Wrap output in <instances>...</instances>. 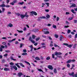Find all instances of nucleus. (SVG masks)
<instances>
[{
  "label": "nucleus",
  "mask_w": 77,
  "mask_h": 77,
  "mask_svg": "<svg viewBox=\"0 0 77 77\" xmlns=\"http://www.w3.org/2000/svg\"><path fill=\"white\" fill-rule=\"evenodd\" d=\"M40 18H41L42 19H45V18H46V17L45 16H42L40 17Z\"/></svg>",
  "instance_id": "nucleus-25"
},
{
  "label": "nucleus",
  "mask_w": 77,
  "mask_h": 77,
  "mask_svg": "<svg viewBox=\"0 0 77 77\" xmlns=\"http://www.w3.org/2000/svg\"><path fill=\"white\" fill-rule=\"evenodd\" d=\"M7 14H8V15H9V14H11V12L10 11H8L7 12Z\"/></svg>",
  "instance_id": "nucleus-50"
},
{
  "label": "nucleus",
  "mask_w": 77,
  "mask_h": 77,
  "mask_svg": "<svg viewBox=\"0 0 77 77\" xmlns=\"http://www.w3.org/2000/svg\"><path fill=\"white\" fill-rule=\"evenodd\" d=\"M7 26H9L10 27H13V25L12 24H11V23H9Z\"/></svg>",
  "instance_id": "nucleus-12"
},
{
  "label": "nucleus",
  "mask_w": 77,
  "mask_h": 77,
  "mask_svg": "<svg viewBox=\"0 0 77 77\" xmlns=\"http://www.w3.org/2000/svg\"><path fill=\"white\" fill-rule=\"evenodd\" d=\"M59 17H57V21H58L59 20Z\"/></svg>",
  "instance_id": "nucleus-61"
},
{
  "label": "nucleus",
  "mask_w": 77,
  "mask_h": 77,
  "mask_svg": "<svg viewBox=\"0 0 77 77\" xmlns=\"http://www.w3.org/2000/svg\"><path fill=\"white\" fill-rule=\"evenodd\" d=\"M35 59L36 60H41V59L39 58V57H36Z\"/></svg>",
  "instance_id": "nucleus-13"
},
{
  "label": "nucleus",
  "mask_w": 77,
  "mask_h": 77,
  "mask_svg": "<svg viewBox=\"0 0 77 77\" xmlns=\"http://www.w3.org/2000/svg\"><path fill=\"white\" fill-rule=\"evenodd\" d=\"M76 6V5H75V4H73L71 5V6H69V8H72V7H75Z\"/></svg>",
  "instance_id": "nucleus-9"
},
{
  "label": "nucleus",
  "mask_w": 77,
  "mask_h": 77,
  "mask_svg": "<svg viewBox=\"0 0 77 77\" xmlns=\"http://www.w3.org/2000/svg\"><path fill=\"white\" fill-rule=\"evenodd\" d=\"M33 14L35 15H37V13L35 11H33Z\"/></svg>",
  "instance_id": "nucleus-34"
},
{
  "label": "nucleus",
  "mask_w": 77,
  "mask_h": 77,
  "mask_svg": "<svg viewBox=\"0 0 77 77\" xmlns=\"http://www.w3.org/2000/svg\"><path fill=\"white\" fill-rule=\"evenodd\" d=\"M13 68L16 71H17V70L18 69V68H17V66H16L15 65H14L13 66Z\"/></svg>",
  "instance_id": "nucleus-7"
},
{
  "label": "nucleus",
  "mask_w": 77,
  "mask_h": 77,
  "mask_svg": "<svg viewBox=\"0 0 77 77\" xmlns=\"http://www.w3.org/2000/svg\"><path fill=\"white\" fill-rule=\"evenodd\" d=\"M10 58L11 59V60H13L14 58H13V56H11V57H10Z\"/></svg>",
  "instance_id": "nucleus-49"
},
{
  "label": "nucleus",
  "mask_w": 77,
  "mask_h": 77,
  "mask_svg": "<svg viewBox=\"0 0 77 77\" xmlns=\"http://www.w3.org/2000/svg\"><path fill=\"white\" fill-rule=\"evenodd\" d=\"M45 12H49V10L46 9L45 10Z\"/></svg>",
  "instance_id": "nucleus-40"
},
{
  "label": "nucleus",
  "mask_w": 77,
  "mask_h": 77,
  "mask_svg": "<svg viewBox=\"0 0 77 77\" xmlns=\"http://www.w3.org/2000/svg\"><path fill=\"white\" fill-rule=\"evenodd\" d=\"M36 37V36L35 35H32V38L33 39H35V38Z\"/></svg>",
  "instance_id": "nucleus-18"
},
{
  "label": "nucleus",
  "mask_w": 77,
  "mask_h": 77,
  "mask_svg": "<svg viewBox=\"0 0 77 77\" xmlns=\"http://www.w3.org/2000/svg\"><path fill=\"white\" fill-rule=\"evenodd\" d=\"M2 44H3V45H6V42H3L2 43Z\"/></svg>",
  "instance_id": "nucleus-58"
},
{
  "label": "nucleus",
  "mask_w": 77,
  "mask_h": 77,
  "mask_svg": "<svg viewBox=\"0 0 77 77\" xmlns=\"http://www.w3.org/2000/svg\"><path fill=\"white\" fill-rule=\"evenodd\" d=\"M48 68H49L50 69H51L52 70L53 69V67L51 65H49L48 66Z\"/></svg>",
  "instance_id": "nucleus-4"
},
{
  "label": "nucleus",
  "mask_w": 77,
  "mask_h": 77,
  "mask_svg": "<svg viewBox=\"0 0 77 77\" xmlns=\"http://www.w3.org/2000/svg\"><path fill=\"white\" fill-rule=\"evenodd\" d=\"M2 12H5V8H4L3 7H2Z\"/></svg>",
  "instance_id": "nucleus-30"
},
{
  "label": "nucleus",
  "mask_w": 77,
  "mask_h": 77,
  "mask_svg": "<svg viewBox=\"0 0 77 77\" xmlns=\"http://www.w3.org/2000/svg\"><path fill=\"white\" fill-rule=\"evenodd\" d=\"M74 23H77V20H73Z\"/></svg>",
  "instance_id": "nucleus-44"
},
{
  "label": "nucleus",
  "mask_w": 77,
  "mask_h": 77,
  "mask_svg": "<svg viewBox=\"0 0 77 77\" xmlns=\"http://www.w3.org/2000/svg\"><path fill=\"white\" fill-rule=\"evenodd\" d=\"M72 45H69L68 44V45H67V47H72Z\"/></svg>",
  "instance_id": "nucleus-38"
},
{
  "label": "nucleus",
  "mask_w": 77,
  "mask_h": 77,
  "mask_svg": "<svg viewBox=\"0 0 77 77\" xmlns=\"http://www.w3.org/2000/svg\"><path fill=\"white\" fill-rule=\"evenodd\" d=\"M67 66L68 68H70V64H67Z\"/></svg>",
  "instance_id": "nucleus-37"
},
{
  "label": "nucleus",
  "mask_w": 77,
  "mask_h": 77,
  "mask_svg": "<svg viewBox=\"0 0 77 77\" xmlns=\"http://www.w3.org/2000/svg\"><path fill=\"white\" fill-rule=\"evenodd\" d=\"M5 7H6V8H9L10 7H11V6H10V5H5Z\"/></svg>",
  "instance_id": "nucleus-45"
},
{
  "label": "nucleus",
  "mask_w": 77,
  "mask_h": 77,
  "mask_svg": "<svg viewBox=\"0 0 77 77\" xmlns=\"http://www.w3.org/2000/svg\"><path fill=\"white\" fill-rule=\"evenodd\" d=\"M17 31L19 32V33H23V31L22 30H17Z\"/></svg>",
  "instance_id": "nucleus-32"
},
{
  "label": "nucleus",
  "mask_w": 77,
  "mask_h": 77,
  "mask_svg": "<svg viewBox=\"0 0 77 77\" xmlns=\"http://www.w3.org/2000/svg\"><path fill=\"white\" fill-rule=\"evenodd\" d=\"M66 15H69V14H70V13L69 12H66Z\"/></svg>",
  "instance_id": "nucleus-53"
},
{
  "label": "nucleus",
  "mask_w": 77,
  "mask_h": 77,
  "mask_svg": "<svg viewBox=\"0 0 77 77\" xmlns=\"http://www.w3.org/2000/svg\"><path fill=\"white\" fill-rule=\"evenodd\" d=\"M20 65V66H22V67H24V65L22 63H19Z\"/></svg>",
  "instance_id": "nucleus-29"
},
{
  "label": "nucleus",
  "mask_w": 77,
  "mask_h": 77,
  "mask_svg": "<svg viewBox=\"0 0 77 77\" xmlns=\"http://www.w3.org/2000/svg\"><path fill=\"white\" fill-rule=\"evenodd\" d=\"M71 12H72V13H73V14H75L76 13L75 12H74V10L73 9H72L71 10Z\"/></svg>",
  "instance_id": "nucleus-26"
},
{
  "label": "nucleus",
  "mask_w": 77,
  "mask_h": 77,
  "mask_svg": "<svg viewBox=\"0 0 77 77\" xmlns=\"http://www.w3.org/2000/svg\"><path fill=\"white\" fill-rule=\"evenodd\" d=\"M10 4L12 5H14V3L13 2H11Z\"/></svg>",
  "instance_id": "nucleus-59"
},
{
  "label": "nucleus",
  "mask_w": 77,
  "mask_h": 77,
  "mask_svg": "<svg viewBox=\"0 0 77 77\" xmlns=\"http://www.w3.org/2000/svg\"><path fill=\"white\" fill-rule=\"evenodd\" d=\"M71 60H69L67 61L66 63H71Z\"/></svg>",
  "instance_id": "nucleus-16"
},
{
  "label": "nucleus",
  "mask_w": 77,
  "mask_h": 77,
  "mask_svg": "<svg viewBox=\"0 0 77 77\" xmlns=\"http://www.w3.org/2000/svg\"><path fill=\"white\" fill-rule=\"evenodd\" d=\"M27 13H26L24 15L25 17H26V18H28L29 17V15H27Z\"/></svg>",
  "instance_id": "nucleus-15"
},
{
  "label": "nucleus",
  "mask_w": 77,
  "mask_h": 77,
  "mask_svg": "<svg viewBox=\"0 0 77 77\" xmlns=\"http://www.w3.org/2000/svg\"><path fill=\"white\" fill-rule=\"evenodd\" d=\"M73 19V17H71L70 18H69L68 20H72Z\"/></svg>",
  "instance_id": "nucleus-39"
},
{
  "label": "nucleus",
  "mask_w": 77,
  "mask_h": 77,
  "mask_svg": "<svg viewBox=\"0 0 77 77\" xmlns=\"http://www.w3.org/2000/svg\"><path fill=\"white\" fill-rule=\"evenodd\" d=\"M4 71H9L10 70V69L9 68H5L4 69Z\"/></svg>",
  "instance_id": "nucleus-6"
},
{
  "label": "nucleus",
  "mask_w": 77,
  "mask_h": 77,
  "mask_svg": "<svg viewBox=\"0 0 77 77\" xmlns=\"http://www.w3.org/2000/svg\"><path fill=\"white\" fill-rule=\"evenodd\" d=\"M68 36L69 38H71L72 37V35H68Z\"/></svg>",
  "instance_id": "nucleus-56"
},
{
  "label": "nucleus",
  "mask_w": 77,
  "mask_h": 77,
  "mask_svg": "<svg viewBox=\"0 0 77 77\" xmlns=\"http://www.w3.org/2000/svg\"><path fill=\"white\" fill-rule=\"evenodd\" d=\"M24 44L22 43H21L20 44V48H22L23 46H24Z\"/></svg>",
  "instance_id": "nucleus-19"
},
{
  "label": "nucleus",
  "mask_w": 77,
  "mask_h": 77,
  "mask_svg": "<svg viewBox=\"0 0 77 77\" xmlns=\"http://www.w3.org/2000/svg\"><path fill=\"white\" fill-rule=\"evenodd\" d=\"M12 42V40H9L8 41V42L11 43V42Z\"/></svg>",
  "instance_id": "nucleus-57"
},
{
  "label": "nucleus",
  "mask_w": 77,
  "mask_h": 77,
  "mask_svg": "<svg viewBox=\"0 0 77 77\" xmlns=\"http://www.w3.org/2000/svg\"><path fill=\"white\" fill-rule=\"evenodd\" d=\"M54 46L55 47H58V45L55 44V43H54Z\"/></svg>",
  "instance_id": "nucleus-47"
},
{
  "label": "nucleus",
  "mask_w": 77,
  "mask_h": 77,
  "mask_svg": "<svg viewBox=\"0 0 77 77\" xmlns=\"http://www.w3.org/2000/svg\"><path fill=\"white\" fill-rule=\"evenodd\" d=\"M45 4L46 5H47L48 6H49V3H45Z\"/></svg>",
  "instance_id": "nucleus-51"
},
{
  "label": "nucleus",
  "mask_w": 77,
  "mask_h": 77,
  "mask_svg": "<svg viewBox=\"0 0 77 77\" xmlns=\"http://www.w3.org/2000/svg\"><path fill=\"white\" fill-rule=\"evenodd\" d=\"M77 38V34H76L75 35V38Z\"/></svg>",
  "instance_id": "nucleus-64"
},
{
  "label": "nucleus",
  "mask_w": 77,
  "mask_h": 77,
  "mask_svg": "<svg viewBox=\"0 0 77 77\" xmlns=\"http://www.w3.org/2000/svg\"><path fill=\"white\" fill-rule=\"evenodd\" d=\"M54 72L55 74H56L57 73V70H56V69H54Z\"/></svg>",
  "instance_id": "nucleus-31"
},
{
  "label": "nucleus",
  "mask_w": 77,
  "mask_h": 77,
  "mask_svg": "<svg viewBox=\"0 0 77 77\" xmlns=\"http://www.w3.org/2000/svg\"><path fill=\"white\" fill-rule=\"evenodd\" d=\"M20 17L22 19H23L24 17H25V16H24V15L21 14H20Z\"/></svg>",
  "instance_id": "nucleus-11"
},
{
  "label": "nucleus",
  "mask_w": 77,
  "mask_h": 77,
  "mask_svg": "<svg viewBox=\"0 0 77 77\" xmlns=\"http://www.w3.org/2000/svg\"><path fill=\"white\" fill-rule=\"evenodd\" d=\"M29 40L33 44L35 43V42L34 41V40L32 39V37H29Z\"/></svg>",
  "instance_id": "nucleus-2"
},
{
  "label": "nucleus",
  "mask_w": 77,
  "mask_h": 77,
  "mask_svg": "<svg viewBox=\"0 0 77 77\" xmlns=\"http://www.w3.org/2000/svg\"><path fill=\"white\" fill-rule=\"evenodd\" d=\"M29 47H30V48L31 49L30 50V51H32L33 50V47L32 45H31V46H29Z\"/></svg>",
  "instance_id": "nucleus-8"
},
{
  "label": "nucleus",
  "mask_w": 77,
  "mask_h": 77,
  "mask_svg": "<svg viewBox=\"0 0 77 77\" xmlns=\"http://www.w3.org/2000/svg\"><path fill=\"white\" fill-rule=\"evenodd\" d=\"M42 45H45V43L43 42L42 44Z\"/></svg>",
  "instance_id": "nucleus-63"
},
{
  "label": "nucleus",
  "mask_w": 77,
  "mask_h": 77,
  "mask_svg": "<svg viewBox=\"0 0 77 77\" xmlns=\"http://www.w3.org/2000/svg\"><path fill=\"white\" fill-rule=\"evenodd\" d=\"M23 75V73L21 72H20L18 73L17 75L18 76V77H21V75Z\"/></svg>",
  "instance_id": "nucleus-5"
},
{
  "label": "nucleus",
  "mask_w": 77,
  "mask_h": 77,
  "mask_svg": "<svg viewBox=\"0 0 77 77\" xmlns=\"http://www.w3.org/2000/svg\"><path fill=\"white\" fill-rule=\"evenodd\" d=\"M6 5L5 4H3L1 5H0V7L2 8V7H5Z\"/></svg>",
  "instance_id": "nucleus-17"
},
{
  "label": "nucleus",
  "mask_w": 77,
  "mask_h": 77,
  "mask_svg": "<svg viewBox=\"0 0 77 77\" xmlns=\"http://www.w3.org/2000/svg\"><path fill=\"white\" fill-rule=\"evenodd\" d=\"M30 15H31V16H33V11H31L30 12Z\"/></svg>",
  "instance_id": "nucleus-35"
},
{
  "label": "nucleus",
  "mask_w": 77,
  "mask_h": 77,
  "mask_svg": "<svg viewBox=\"0 0 77 77\" xmlns=\"http://www.w3.org/2000/svg\"><path fill=\"white\" fill-rule=\"evenodd\" d=\"M13 3H17V0H16L14 1H13Z\"/></svg>",
  "instance_id": "nucleus-52"
},
{
  "label": "nucleus",
  "mask_w": 77,
  "mask_h": 77,
  "mask_svg": "<svg viewBox=\"0 0 77 77\" xmlns=\"http://www.w3.org/2000/svg\"><path fill=\"white\" fill-rule=\"evenodd\" d=\"M40 39V38H37L35 40L36 41H39V39Z\"/></svg>",
  "instance_id": "nucleus-41"
},
{
  "label": "nucleus",
  "mask_w": 77,
  "mask_h": 77,
  "mask_svg": "<svg viewBox=\"0 0 77 77\" xmlns=\"http://www.w3.org/2000/svg\"><path fill=\"white\" fill-rule=\"evenodd\" d=\"M54 36L56 38H58V37H59V36L58 35H57L56 34L54 35Z\"/></svg>",
  "instance_id": "nucleus-27"
},
{
  "label": "nucleus",
  "mask_w": 77,
  "mask_h": 77,
  "mask_svg": "<svg viewBox=\"0 0 77 77\" xmlns=\"http://www.w3.org/2000/svg\"><path fill=\"white\" fill-rule=\"evenodd\" d=\"M74 72H72V73H69L68 74L70 76H74Z\"/></svg>",
  "instance_id": "nucleus-10"
},
{
  "label": "nucleus",
  "mask_w": 77,
  "mask_h": 77,
  "mask_svg": "<svg viewBox=\"0 0 77 77\" xmlns=\"http://www.w3.org/2000/svg\"><path fill=\"white\" fill-rule=\"evenodd\" d=\"M50 57L49 56L48 57L46 58V60H50Z\"/></svg>",
  "instance_id": "nucleus-33"
},
{
  "label": "nucleus",
  "mask_w": 77,
  "mask_h": 77,
  "mask_svg": "<svg viewBox=\"0 0 77 77\" xmlns=\"http://www.w3.org/2000/svg\"><path fill=\"white\" fill-rule=\"evenodd\" d=\"M44 34H49L50 33V32L49 31H46L45 33Z\"/></svg>",
  "instance_id": "nucleus-23"
},
{
  "label": "nucleus",
  "mask_w": 77,
  "mask_h": 77,
  "mask_svg": "<svg viewBox=\"0 0 77 77\" xmlns=\"http://www.w3.org/2000/svg\"><path fill=\"white\" fill-rule=\"evenodd\" d=\"M63 38V37L62 35H61L60 37V41H62V38Z\"/></svg>",
  "instance_id": "nucleus-20"
},
{
  "label": "nucleus",
  "mask_w": 77,
  "mask_h": 77,
  "mask_svg": "<svg viewBox=\"0 0 77 77\" xmlns=\"http://www.w3.org/2000/svg\"><path fill=\"white\" fill-rule=\"evenodd\" d=\"M10 1V0H7L6 2L7 4H8L9 3Z\"/></svg>",
  "instance_id": "nucleus-42"
},
{
  "label": "nucleus",
  "mask_w": 77,
  "mask_h": 77,
  "mask_svg": "<svg viewBox=\"0 0 77 77\" xmlns=\"http://www.w3.org/2000/svg\"><path fill=\"white\" fill-rule=\"evenodd\" d=\"M52 57L53 58H54V54H52Z\"/></svg>",
  "instance_id": "nucleus-60"
},
{
  "label": "nucleus",
  "mask_w": 77,
  "mask_h": 77,
  "mask_svg": "<svg viewBox=\"0 0 77 77\" xmlns=\"http://www.w3.org/2000/svg\"><path fill=\"white\" fill-rule=\"evenodd\" d=\"M18 5H23V4H24V2H18Z\"/></svg>",
  "instance_id": "nucleus-14"
},
{
  "label": "nucleus",
  "mask_w": 77,
  "mask_h": 77,
  "mask_svg": "<svg viewBox=\"0 0 77 77\" xmlns=\"http://www.w3.org/2000/svg\"><path fill=\"white\" fill-rule=\"evenodd\" d=\"M71 32V30H68L67 31V33H69Z\"/></svg>",
  "instance_id": "nucleus-46"
},
{
  "label": "nucleus",
  "mask_w": 77,
  "mask_h": 77,
  "mask_svg": "<svg viewBox=\"0 0 77 77\" xmlns=\"http://www.w3.org/2000/svg\"><path fill=\"white\" fill-rule=\"evenodd\" d=\"M57 57H59V58H62V56H57Z\"/></svg>",
  "instance_id": "nucleus-62"
},
{
  "label": "nucleus",
  "mask_w": 77,
  "mask_h": 77,
  "mask_svg": "<svg viewBox=\"0 0 77 77\" xmlns=\"http://www.w3.org/2000/svg\"><path fill=\"white\" fill-rule=\"evenodd\" d=\"M75 60H74V59L72 60H71V62H75Z\"/></svg>",
  "instance_id": "nucleus-55"
},
{
  "label": "nucleus",
  "mask_w": 77,
  "mask_h": 77,
  "mask_svg": "<svg viewBox=\"0 0 77 77\" xmlns=\"http://www.w3.org/2000/svg\"><path fill=\"white\" fill-rule=\"evenodd\" d=\"M52 27H53V28H54V29H56V25H53Z\"/></svg>",
  "instance_id": "nucleus-36"
},
{
  "label": "nucleus",
  "mask_w": 77,
  "mask_h": 77,
  "mask_svg": "<svg viewBox=\"0 0 77 77\" xmlns=\"http://www.w3.org/2000/svg\"><path fill=\"white\" fill-rule=\"evenodd\" d=\"M24 62L26 63L27 64H28L29 65H30V63H29V62L26 61H25Z\"/></svg>",
  "instance_id": "nucleus-21"
},
{
  "label": "nucleus",
  "mask_w": 77,
  "mask_h": 77,
  "mask_svg": "<svg viewBox=\"0 0 77 77\" xmlns=\"http://www.w3.org/2000/svg\"><path fill=\"white\" fill-rule=\"evenodd\" d=\"M22 54V55H23V56H26V55H27V54L26 53H23Z\"/></svg>",
  "instance_id": "nucleus-24"
},
{
  "label": "nucleus",
  "mask_w": 77,
  "mask_h": 77,
  "mask_svg": "<svg viewBox=\"0 0 77 77\" xmlns=\"http://www.w3.org/2000/svg\"><path fill=\"white\" fill-rule=\"evenodd\" d=\"M55 55L56 56H57L58 55H60L61 54H62V53L60 52H57V51H56L54 53Z\"/></svg>",
  "instance_id": "nucleus-1"
},
{
  "label": "nucleus",
  "mask_w": 77,
  "mask_h": 77,
  "mask_svg": "<svg viewBox=\"0 0 77 77\" xmlns=\"http://www.w3.org/2000/svg\"><path fill=\"white\" fill-rule=\"evenodd\" d=\"M6 62V60H2V63H4V62Z\"/></svg>",
  "instance_id": "nucleus-43"
},
{
  "label": "nucleus",
  "mask_w": 77,
  "mask_h": 77,
  "mask_svg": "<svg viewBox=\"0 0 77 77\" xmlns=\"http://www.w3.org/2000/svg\"><path fill=\"white\" fill-rule=\"evenodd\" d=\"M3 48H5V46L1 45L0 48V51H1V52L3 51Z\"/></svg>",
  "instance_id": "nucleus-3"
},
{
  "label": "nucleus",
  "mask_w": 77,
  "mask_h": 77,
  "mask_svg": "<svg viewBox=\"0 0 77 77\" xmlns=\"http://www.w3.org/2000/svg\"><path fill=\"white\" fill-rule=\"evenodd\" d=\"M38 31V29H35L34 30V32H37Z\"/></svg>",
  "instance_id": "nucleus-28"
},
{
  "label": "nucleus",
  "mask_w": 77,
  "mask_h": 77,
  "mask_svg": "<svg viewBox=\"0 0 77 77\" xmlns=\"http://www.w3.org/2000/svg\"><path fill=\"white\" fill-rule=\"evenodd\" d=\"M5 52H6V53H9V52H10V51L9 50H5Z\"/></svg>",
  "instance_id": "nucleus-48"
},
{
  "label": "nucleus",
  "mask_w": 77,
  "mask_h": 77,
  "mask_svg": "<svg viewBox=\"0 0 77 77\" xmlns=\"http://www.w3.org/2000/svg\"><path fill=\"white\" fill-rule=\"evenodd\" d=\"M5 66L6 67H8L9 66V65L8 64H5Z\"/></svg>",
  "instance_id": "nucleus-54"
},
{
  "label": "nucleus",
  "mask_w": 77,
  "mask_h": 77,
  "mask_svg": "<svg viewBox=\"0 0 77 77\" xmlns=\"http://www.w3.org/2000/svg\"><path fill=\"white\" fill-rule=\"evenodd\" d=\"M46 17H47V18H50V15H49V14H47L46 16Z\"/></svg>",
  "instance_id": "nucleus-22"
}]
</instances>
